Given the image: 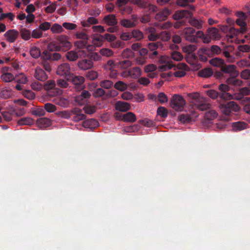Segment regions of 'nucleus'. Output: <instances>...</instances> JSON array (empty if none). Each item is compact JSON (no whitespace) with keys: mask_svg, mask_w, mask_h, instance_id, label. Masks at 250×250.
Listing matches in <instances>:
<instances>
[{"mask_svg":"<svg viewBox=\"0 0 250 250\" xmlns=\"http://www.w3.org/2000/svg\"><path fill=\"white\" fill-rule=\"evenodd\" d=\"M186 97L192 105L200 111H205L209 109L211 107V104L207 102V99L201 96L199 92L186 93Z\"/></svg>","mask_w":250,"mask_h":250,"instance_id":"f257e3e1","label":"nucleus"},{"mask_svg":"<svg viewBox=\"0 0 250 250\" xmlns=\"http://www.w3.org/2000/svg\"><path fill=\"white\" fill-rule=\"evenodd\" d=\"M71 47V43L68 41L65 36H60L57 38V42L50 43L48 44L47 49L51 51H66Z\"/></svg>","mask_w":250,"mask_h":250,"instance_id":"f03ea898","label":"nucleus"},{"mask_svg":"<svg viewBox=\"0 0 250 250\" xmlns=\"http://www.w3.org/2000/svg\"><path fill=\"white\" fill-rule=\"evenodd\" d=\"M217 103L221 112L227 116H229L231 113L238 112L240 110L239 105L233 101L224 103L220 100H218Z\"/></svg>","mask_w":250,"mask_h":250,"instance_id":"7ed1b4c3","label":"nucleus"},{"mask_svg":"<svg viewBox=\"0 0 250 250\" xmlns=\"http://www.w3.org/2000/svg\"><path fill=\"white\" fill-rule=\"evenodd\" d=\"M170 104L173 109L177 111H181L184 109L186 101L182 96L175 94L173 96Z\"/></svg>","mask_w":250,"mask_h":250,"instance_id":"20e7f679","label":"nucleus"},{"mask_svg":"<svg viewBox=\"0 0 250 250\" xmlns=\"http://www.w3.org/2000/svg\"><path fill=\"white\" fill-rule=\"evenodd\" d=\"M114 116L116 120L125 121V102L118 101L115 104Z\"/></svg>","mask_w":250,"mask_h":250,"instance_id":"39448f33","label":"nucleus"},{"mask_svg":"<svg viewBox=\"0 0 250 250\" xmlns=\"http://www.w3.org/2000/svg\"><path fill=\"white\" fill-rule=\"evenodd\" d=\"M87 53L83 50L76 49L71 50L65 53V57L67 60L70 62H75L79 58L85 57Z\"/></svg>","mask_w":250,"mask_h":250,"instance_id":"423d86ee","label":"nucleus"},{"mask_svg":"<svg viewBox=\"0 0 250 250\" xmlns=\"http://www.w3.org/2000/svg\"><path fill=\"white\" fill-rule=\"evenodd\" d=\"M236 15L238 19L236 20V23L240 26L241 31L243 33L246 31V20L248 16H250V12L247 14L243 12H237Z\"/></svg>","mask_w":250,"mask_h":250,"instance_id":"0eeeda50","label":"nucleus"},{"mask_svg":"<svg viewBox=\"0 0 250 250\" xmlns=\"http://www.w3.org/2000/svg\"><path fill=\"white\" fill-rule=\"evenodd\" d=\"M195 30L191 27H185L183 30V36L185 40L190 42L197 43L198 40L195 36Z\"/></svg>","mask_w":250,"mask_h":250,"instance_id":"6e6552de","label":"nucleus"},{"mask_svg":"<svg viewBox=\"0 0 250 250\" xmlns=\"http://www.w3.org/2000/svg\"><path fill=\"white\" fill-rule=\"evenodd\" d=\"M55 82L54 80H49L44 84V88L47 90V95L49 97H56L60 93L59 89H55Z\"/></svg>","mask_w":250,"mask_h":250,"instance_id":"1a4fd4ad","label":"nucleus"},{"mask_svg":"<svg viewBox=\"0 0 250 250\" xmlns=\"http://www.w3.org/2000/svg\"><path fill=\"white\" fill-rule=\"evenodd\" d=\"M67 80L71 81L73 84L75 85V89L77 91H81L84 87L83 85L84 78L83 76H74L73 74H71Z\"/></svg>","mask_w":250,"mask_h":250,"instance_id":"9d476101","label":"nucleus"},{"mask_svg":"<svg viewBox=\"0 0 250 250\" xmlns=\"http://www.w3.org/2000/svg\"><path fill=\"white\" fill-rule=\"evenodd\" d=\"M56 73L61 76H69L72 74L70 72V66L69 63L65 62L59 65Z\"/></svg>","mask_w":250,"mask_h":250,"instance_id":"9b49d317","label":"nucleus"},{"mask_svg":"<svg viewBox=\"0 0 250 250\" xmlns=\"http://www.w3.org/2000/svg\"><path fill=\"white\" fill-rule=\"evenodd\" d=\"M104 69L107 70H112L114 67L125 68V60L119 61L115 63L112 60H109L104 66Z\"/></svg>","mask_w":250,"mask_h":250,"instance_id":"f8f14e48","label":"nucleus"},{"mask_svg":"<svg viewBox=\"0 0 250 250\" xmlns=\"http://www.w3.org/2000/svg\"><path fill=\"white\" fill-rule=\"evenodd\" d=\"M91 93L87 90H83L82 91L81 94L76 96L75 101L80 105L84 104L86 100L91 97Z\"/></svg>","mask_w":250,"mask_h":250,"instance_id":"ddd939ff","label":"nucleus"},{"mask_svg":"<svg viewBox=\"0 0 250 250\" xmlns=\"http://www.w3.org/2000/svg\"><path fill=\"white\" fill-rule=\"evenodd\" d=\"M93 62L91 60L88 59H82L78 61L77 66L80 69L86 70L91 69L93 66Z\"/></svg>","mask_w":250,"mask_h":250,"instance_id":"4468645a","label":"nucleus"},{"mask_svg":"<svg viewBox=\"0 0 250 250\" xmlns=\"http://www.w3.org/2000/svg\"><path fill=\"white\" fill-rule=\"evenodd\" d=\"M50 51L45 50L43 52L42 56V58L43 59L50 60L51 61H58L61 58V55L58 53H51Z\"/></svg>","mask_w":250,"mask_h":250,"instance_id":"2eb2a0df","label":"nucleus"},{"mask_svg":"<svg viewBox=\"0 0 250 250\" xmlns=\"http://www.w3.org/2000/svg\"><path fill=\"white\" fill-rule=\"evenodd\" d=\"M221 70L225 73L229 74L233 76H236L239 74L238 71L236 70V66L232 64L226 65L224 63Z\"/></svg>","mask_w":250,"mask_h":250,"instance_id":"dca6fc26","label":"nucleus"},{"mask_svg":"<svg viewBox=\"0 0 250 250\" xmlns=\"http://www.w3.org/2000/svg\"><path fill=\"white\" fill-rule=\"evenodd\" d=\"M19 33L14 29L9 30L5 32L4 36L7 41L10 42H13L19 36Z\"/></svg>","mask_w":250,"mask_h":250,"instance_id":"f3484780","label":"nucleus"},{"mask_svg":"<svg viewBox=\"0 0 250 250\" xmlns=\"http://www.w3.org/2000/svg\"><path fill=\"white\" fill-rule=\"evenodd\" d=\"M170 13L169 9L165 8L156 14L155 19L160 21H165Z\"/></svg>","mask_w":250,"mask_h":250,"instance_id":"a211bd4d","label":"nucleus"},{"mask_svg":"<svg viewBox=\"0 0 250 250\" xmlns=\"http://www.w3.org/2000/svg\"><path fill=\"white\" fill-rule=\"evenodd\" d=\"M34 77L37 80L42 82L46 81L48 78L45 71L40 67H37L36 68Z\"/></svg>","mask_w":250,"mask_h":250,"instance_id":"6ab92c4d","label":"nucleus"},{"mask_svg":"<svg viewBox=\"0 0 250 250\" xmlns=\"http://www.w3.org/2000/svg\"><path fill=\"white\" fill-rule=\"evenodd\" d=\"M134 38L136 40H140L144 38L143 33L139 30H133L130 33H126V40Z\"/></svg>","mask_w":250,"mask_h":250,"instance_id":"aec40b11","label":"nucleus"},{"mask_svg":"<svg viewBox=\"0 0 250 250\" xmlns=\"http://www.w3.org/2000/svg\"><path fill=\"white\" fill-rule=\"evenodd\" d=\"M53 102L55 104L65 108L68 107L70 104L69 100L60 96L55 97L53 100Z\"/></svg>","mask_w":250,"mask_h":250,"instance_id":"412c9836","label":"nucleus"},{"mask_svg":"<svg viewBox=\"0 0 250 250\" xmlns=\"http://www.w3.org/2000/svg\"><path fill=\"white\" fill-rule=\"evenodd\" d=\"M83 125L84 127L93 129L99 126V122L94 119H90L83 122Z\"/></svg>","mask_w":250,"mask_h":250,"instance_id":"4be33fe9","label":"nucleus"},{"mask_svg":"<svg viewBox=\"0 0 250 250\" xmlns=\"http://www.w3.org/2000/svg\"><path fill=\"white\" fill-rule=\"evenodd\" d=\"M104 23L109 26H115L117 23V21L114 15H108L103 19Z\"/></svg>","mask_w":250,"mask_h":250,"instance_id":"5701e85b","label":"nucleus"},{"mask_svg":"<svg viewBox=\"0 0 250 250\" xmlns=\"http://www.w3.org/2000/svg\"><path fill=\"white\" fill-rule=\"evenodd\" d=\"M192 16L191 12L188 10H183L176 11L173 15V19L175 20H180L184 18L187 15Z\"/></svg>","mask_w":250,"mask_h":250,"instance_id":"b1692460","label":"nucleus"},{"mask_svg":"<svg viewBox=\"0 0 250 250\" xmlns=\"http://www.w3.org/2000/svg\"><path fill=\"white\" fill-rule=\"evenodd\" d=\"M188 22L191 26L197 29H200L203 27V21L201 19L191 18L188 20Z\"/></svg>","mask_w":250,"mask_h":250,"instance_id":"393cba45","label":"nucleus"},{"mask_svg":"<svg viewBox=\"0 0 250 250\" xmlns=\"http://www.w3.org/2000/svg\"><path fill=\"white\" fill-rule=\"evenodd\" d=\"M232 127L234 131H241L248 127V124L244 122H235L232 124Z\"/></svg>","mask_w":250,"mask_h":250,"instance_id":"a878e982","label":"nucleus"},{"mask_svg":"<svg viewBox=\"0 0 250 250\" xmlns=\"http://www.w3.org/2000/svg\"><path fill=\"white\" fill-rule=\"evenodd\" d=\"M206 32L212 39L218 40L220 38L218 30L215 27L208 28Z\"/></svg>","mask_w":250,"mask_h":250,"instance_id":"bb28decb","label":"nucleus"},{"mask_svg":"<svg viewBox=\"0 0 250 250\" xmlns=\"http://www.w3.org/2000/svg\"><path fill=\"white\" fill-rule=\"evenodd\" d=\"M250 95V89L249 88L245 87L241 88L239 90V93L238 94H234V99L240 100L243 96Z\"/></svg>","mask_w":250,"mask_h":250,"instance_id":"cd10ccee","label":"nucleus"},{"mask_svg":"<svg viewBox=\"0 0 250 250\" xmlns=\"http://www.w3.org/2000/svg\"><path fill=\"white\" fill-rule=\"evenodd\" d=\"M128 75L131 78L136 79L141 74V70L139 67H134L128 70Z\"/></svg>","mask_w":250,"mask_h":250,"instance_id":"c85d7f7f","label":"nucleus"},{"mask_svg":"<svg viewBox=\"0 0 250 250\" xmlns=\"http://www.w3.org/2000/svg\"><path fill=\"white\" fill-rule=\"evenodd\" d=\"M37 123L41 128L46 127L51 124V120L47 118H40L37 120Z\"/></svg>","mask_w":250,"mask_h":250,"instance_id":"c756f323","label":"nucleus"},{"mask_svg":"<svg viewBox=\"0 0 250 250\" xmlns=\"http://www.w3.org/2000/svg\"><path fill=\"white\" fill-rule=\"evenodd\" d=\"M218 114L217 112L213 109H211L205 114V118L209 121L213 120L217 118Z\"/></svg>","mask_w":250,"mask_h":250,"instance_id":"7c9ffc66","label":"nucleus"},{"mask_svg":"<svg viewBox=\"0 0 250 250\" xmlns=\"http://www.w3.org/2000/svg\"><path fill=\"white\" fill-rule=\"evenodd\" d=\"M224 61L219 58H215L209 60V63L214 66L222 68L224 64Z\"/></svg>","mask_w":250,"mask_h":250,"instance_id":"2f4dec72","label":"nucleus"},{"mask_svg":"<svg viewBox=\"0 0 250 250\" xmlns=\"http://www.w3.org/2000/svg\"><path fill=\"white\" fill-rule=\"evenodd\" d=\"M213 71L210 68H207L200 70L198 72V75L203 78H208L212 76Z\"/></svg>","mask_w":250,"mask_h":250,"instance_id":"473e14b6","label":"nucleus"},{"mask_svg":"<svg viewBox=\"0 0 250 250\" xmlns=\"http://www.w3.org/2000/svg\"><path fill=\"white\" fill-rule=\"evenodd\" d=\"M31 56L34 59H38L40 56L42 57L41 52L39 48L36 46H32L30 49Z\"/></svg>","mask_w":250,"mask_h":250,"instance_id":"72a5a7b5","label":"nucleus"},{"mask_svg":"<svg viewBox=\"0 0 250 250\" xmlns=\"http://www.w3.org/2000/svg\"><path fill=\"white\" fill-rule=\"evenodd\" d=\"M98 23V21L93 17H89L86 21H83L81 22L82 25L83 27H88L91 25L96 24Z\"/></svg>","mask_w":250,"mask_h":250,"instance_id":"f704fd0d","label":"nucleus"},{"mask_svg":"<svg viewBox=\"0 0 250 250\" xmlns=\"http://www.w3.org/2000/svg\"><path fill=\"white\" fill-rule=\"evenodd\" d=\"M232 50L231 46H226L223 50L222 52L224 56L227 59L228 61L230 62H232L234 58L230 55V51Z\"/></svg>","mask_w":250,"mask_h":250,"instance_id":"c9c22d12","label":"nucleus"},{"mask_svg":"<svg viewBox=\"0 0 250 250\" xmlns=\"http://www.w3.org/2000/svg\"><path fill=\"white\" fill-rule=\"evenodd\" d=\"M197 48V45L195 44H190L186 45L182 47V51L184 53L190 54L195 51Z\"/></svg>","mask_w":250,"mask_h":250,"instance_id":"e433bc0d","label":"nucleus"},{"mask_svg":"<svg viewBox=\"0 0 250 250\" xmlns=\"http://www.w3.org/2000/svg\"><path fill=\"white\" fill-rule=\"evenodd\" d=\"M18 124L19 125H30L34 124L33 120L29 117H24L20 119L18 122Z\"/></svg>","mask_w":250,"mask_h":250,"instance_id":"4c0bfd02","label":"nucleus"},{"mask_svg":"<svg viewBox=\"0 0 250 250\" xmlns=\"http://www.w3.org/2000/svg\"><path fill=\"white\" fill-rule=\"evenodd\" d=\"M226 82L228 84H232L234 86H240L243 84V81L242 80L236 79L233 77L228 79Z\"/></svg>","mask_w":250,"mask_h":250,"instance_id":"58836bf2","label":"nucleus"},{"mask_svg":"<svg viewBox=\"0 0 250 250\" xmlns=\"http://www.w3.org/2000/svg\"><path fill=\"white\" fill-rule=\"evenodd\" d=\"M21 37L24 40H28L31 38V33L29 29L26 28H21L20 30Z\"/></svg>","mask_w":250,"mask_h":250,"instance_id":"ea45409f","label":"nucleus"},{"mask_svg":"<svg viewBox=\"0 0 250 250\" xmlns=\"http://www.w3.org/2000/svg\"><path fill=\"white\" fill-rule=\"evenodd\" d=\"M147 47L150 51H154L159 48H163L164 46L161 42H157L148 43Z\"/></svg>","mask_w":250,"mask_h":250,"instance_id":"a19ab883","label":"nucleus"},{"mask_svg":"<svg viewBox=\"0 0 250 250\" xmlns=\"http://www.w3.org/2000/svg\"><path fill=\"white\" fill-rule=\"evenodd\" d=\"M170 38L171 34L168 32L162 31L159 33V39H160L163 42H167Z\"/></svg>","mask_w":250,"mask_h":250,"instance_id":"79ce46f5","label":"nucleus"},{"mask_svg":"<svg viewBox=\"0 0 250 250\" xmlns=\"http://www.w3.org/2000/svg\"><path fill=\"white\" fill-rule=\"evenodd\" d=\"M131 20H126V27H132L137 24V16L135 15L131 16Z\"/></svg>","mask_w":250,"mask_h":250,"instance_id":"37998d69","label":"nucleus"},{"mask_svg":"<svg viewBox=\"0 0 250 250\" xmlns=\"http://www.w3.org/2000/svg\"><path fill=\"white\" fill-rule=\"evenodd\" d=\"M131 2L137 5L140 8L146 9L148 2L144 0H131Z\"/></svg>","mask_w":250,"mask_h":250,"instance_id":"c03bdc74","label":"nucleus"},{"mask_svg":"<svg viewBox=\"0 0 250 250\" xmlns=\"http://www.w3.org/2000/svg\"><path fill=\"white\" fill-rule=\"evenodd\" d=\"M1 79L3 82H10L14 80L15 77L13 74L10 73H5L1 75Z\"/></svg>","mask_w":250,"mask_h":250,"instance_id":"a18cd8bd","label":"nucleus"},{"mask_svg":"<svg viewBox=\"0 0 250 250\" xmlns=\"http://www.w3.org/2000/svg\"><path fill=\"white\" fill-rule=\"evenodd\" d=\"M137 120L136 115L132 112H126V123H133Z\"/></svg>","mask_w":250,"mask_h":250,"instance_id":"49530a36","label":"nucleus"},{"mask_svg":"<svg viewBox=\"0 0 250 250\" xmlns=\"http://www.w3.org/2000/svg\"><path fill=\"white\" fill-rule=\"evenodd\" d=\"M51 31L53 33H60L63 31L62 27L58 24L54 23L50 28Z\"/></svg>","mask_w":250,"mask_h":250,"instance_id":"de8ad7c7","label":"nucleus"},{"mask_svg":"<svg viewBox=\"0 0 250 250\" xmlns=\"http://www.w3.org/2000/svg\"><path fill=\"white\" fill-rule=\"evenodd\" d=\"M113 83L110 80H104L100 82V86L104 88L109 89L113 86Z\"/></svg>","mask_w":250,"mask_h":250,"instance_id":"09e8293b","label":"nucleus"},{"mask_svg":"<svg viewBox=\"0 0 250 250\" xmlns=\"http://www.w3.org/2000/svg\"><path fill=\"white\" fill-rule=\"evenodd\" d=\"M207 95L211 99L216 100L219 97V93L215 90H208L206 91Z\"/></svg>","mask_w":250,"mask_h":250,"instance_id":"8fccbe9b","label":"nucleus"},{"mask_svg":"<svg viewBox=\"0 0 250 250\" xmlns=\"http://www.w3.org/2000/svg\"><path fill=\"white\" fill-rule=\"evenodd\" d=\"M92 94L94 97L99 98L102 97L105 94L106 95V93L103 88L101 87L96 89L93 92Z\"/></svg>","mask_w":250,"mask_h":250,"instance_id":"3c124183","label":"nucleus"},{"mask_svg":"<svg viewBox=\"0 0 250 250\" xmlns=\"http://www.w3.org/2000/svg\"><path fill=\"white\" fill-rule=\"evenodd\" d=\"M84 112L87 114H94L96 111V107L95 106H92L90 105H87L83 108Z\"/></svg>","mask_w":250,"mask_h":250,"instance_id":"603ef678","label":"nucleus"},{"mask_svg":"<svg viewBox=\"0 0 250 250\" xmlns=\"http://www.w3.org/2000/svg\"><path fill=\"white\" fill-rule=\"evenodd\" d=\"M12 94L11 91L10 89L6 87L2 88L0 93V96L4 99H7L11 96Z\"/></svg>","mask_w":250,"mask_h":250,"instance_id":"864d4df0","label":"nucleus"},{"mask_svg":"<svg viewBox=\"0 0 250 250\" xmlns=\"http://www.w3.org/2000/svg\"><path fill=\"white\" fill-rule=\"evenodd\" d=\"M100 54L103 56L107 57H111L113 54V52L112 50L107 48H103L100 50Z\"/></svg>","mask_w":250,"mask_h":250,"instance_id":"5fc2aeb1","label":"nucleus"},{"mask_svg":"<svg viewBox=\"0 0 250 250\" xmlns=\"http://www.w3.org/2000/svg\"><path fill=\"white\" fill-rule=\"evenodd\" d=\"M219 97L221 99L225 101H229L234 99V97H233V96L231 94L228 93V92H220V93L219 94Z\"/></svg>","mask_w":250,"mask_h":250,"instance_id":"6e6d98bb","label":"nucleus"},{"mask_svg":"<svg viewBox=\"0 0 250 250\" xmlns=\"http://www.w3.org/2000/svg\"><path fill=\"white\" fill-rule=\"evenodd\" d=\"M98 77V73L93 70H90L87 72L86 77L90 80H94Z\"/></svg>","mask_w":250,"mask_h":250,"instance_id":"4d7b16f0","label":"nucleus"},{"mask_svg":"<svg viewBox=\"0 0 250 250\" xmlns=\"http://www.w3.org/2000/svg\"><path fill=\"white\" fill-rule=\"evenodd\" d=\"M86 56H87L88 59L91 60L92 61H98L101 59V56L97 52L92 53L88 55L87 54Z\"/></svg>","mask_w":250,"mask_h":250,"instance_id":"13d9d810","label":"nucleus"},{"mask_svg":"<svg viewBox=\"0 0 250 250\" xmlns=\"http://www.w3.org/2000/svg\"><path fill=\"white\" fill-rule=\"evenodd\" d=\"M171 56L172 59L176 61H180L183 59L182 54L177 51L173 52L171 54Z\"/></svg>","mask_w":250,"mask_h":250,"instance_id":"bf43d9fd","label":"nucleus"},{"mask_svg":"<svg viewBox=\"0 0 250 250\" xmlns=\"http://www.w3.org/2000/svg\"><path fill=\"white\" fill-rule=\"evenodd\" d=\"M157 67L156 65L154 64H149L146 65L144 67V71L146 73L152 72L157 69Z\"/></svg>","mask_w":250,"mask_h":250,"instance_id":"052dcab7","label":"nucleus"},{"mask_svg":"<svg viewBox=\"0 0 250 250\" xmlns=\"http://www.w3.org/2000/svg\"><path fill=\"white\" fill-rule=\"evenodd\" d=\"M178 119L181 123L185 124L190 122L191 118L188 115L181 114L179 116Z\"/></svg>","mask_w":250,"mask_h":250,"instance_id":"680f3d73","label":"nucleus"},{"mask_svg":"<svg viewBox=\"0 0 250 250\" xmlns=\"http://www.w3.org/2000/svg\"><path fill=\"white\" fill-rule=\"evenodd\" d=\"M210 52L213 55H217L221 53L222 49L218 45H213L210 47Z\"/></svg>","mask_w":250,"mask_h":250,"instance_id":"e2e57ef3","label":"nucleus"},{"mask_svg":"<svg viewBox=\"0 0 250 250\" xmlns=\"http://www.w3.org/2000/svg\"><path fill=\"white\" fill-rule=\"evenodd\" d=\"M174 65L171 64L170 62L167 63L163 64L158 67V69L161 71H167L171 69Z\"/></svg>","mask_w":250,"mask_h":250,"instance_id":"0e129e2a","label":"nucleus"},{"mask_svg":"<svg viewBox=\"0 0 250 250\" xmlns=\"http://www.w3.org/2000/svg\"><path fill=\"white\" fill-rule=\"evenodd\" d=\"M167 110L164 107H160L157 109V114L162 117H166L167 116Z\"/></svg>","mask_w":250,"mask_h":250,"instance_id":"69168bd1","label":"nucleus"},{"mask_svg":"<svg viewBox=\"0 0 250 250\" xmlns=\"http://www.w3.org/2000/svg\"><path fill=\"white\" fill-rule=\"evenodd\" d=\"M42 65L43 66V68L46 71L50 72L51 70V68L50 65V63L49 62H50L51 61L50 60L43 59L42 58Z\"/></svg>","mask_w":250,"mask_h":250,"instance_id":"338daca9","label":"nucleus"},{"mask_svg":"<svg viewBox=\"0 0 250 250\" xmlns=\"http://www.w3.org/2000/svg\"><path fill=\"white\" fill-rule=\"evenodd\" d=\"M114 88L120 91H124L125 90V83L122 81H118L114 84Z\"/></svg>","mask_w":250,"mask_h":250,"instance_id":"774afa93","label":"nucleus"}]
</instances>
